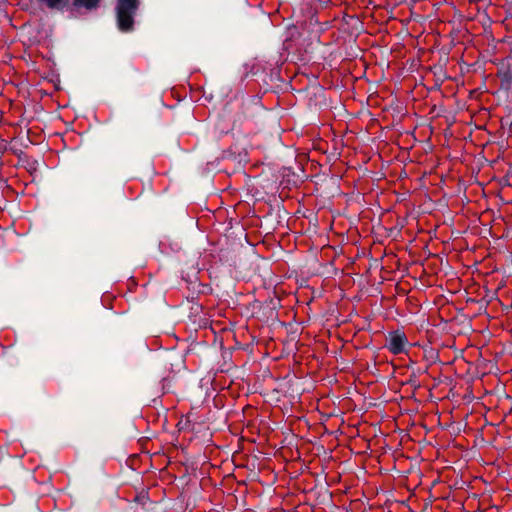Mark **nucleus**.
<instances>
[{"label": "nucleus", "mask_w": 512, "mask_h": 512, "mask_svg": "<svg viewBox=\"0 0 512 512\" xmlns=\"http://www.w3.org/2000/svg\"><path fill=\"white\" fill-rule=\"evenodd\" d=\"M139 0H117L116 21L118 29L123 33L134 30V17L139 9Z\"/></svg>", "instance_id": "f257e3e1"}, {"label": "nucleus", "mask_w": 512, "mask_h": 512, "mask_svg": "<svg viewBox=\"0 0 512 512\" xmlns=\"http://www.w3.org/2000/svg\"><path fill=\"white\" fill-rule=\"evenodd\" d=\"M263 105L258 96L243 97L241 107L235 115L234 122L240 124L244 121L254 120L261 114Z\"/></svg>", "instance_id": "f03ea898"}, {"label": "nucleus", "mask_w": 512, "mask_h": 512, "mask_svg": "<svg viewBox=\"0 0 512 512\" xmlns=\"http://www.w3.org/2000/svg\"><path fill=\"white\" fill-rule=\"evenodd\" d=\"M409 344L407 336L400 330L391 331L386 337L385 347L394 355L406 352Z\"/></svg>", "instance_id": "7ed1b4c3"}, {"label": "nucleus", "mask_w": 512, "mask_h": 512, "mask_svg": "<svg viewBox=\"0 0 512 512\" xmlns=\"http://www.w3.org/2000/svg\"><path fill=\"white\" fill-rule=\"evenodd\" d=\"M50 10L63 12L69 6V0H36Z\"/></svg>", "instance_id": "20e7f679"}, {"label": "nucleus", "mask_w": 512, "mask_h": 512, "mask_svg": "<svg viewBox=\"0 0 512 512\" xmlns=\"http://www.w3.org/2000/svg\"><path fill=\"white\" fill-rule=\"evenodd\" d=\"M100 0H73L75 7H83L87 10L96 9L99 6Z\"/></svg>", "instance_id": "39448f33"}, {"label": "nucleus", "mask_w": 512, "mask_h": 512, "mask_svg": "<svg viewBox=\"0 0 512 512\" xmlns=\"http://www.w3.org/2000/svg\"><path fill=\"white\" fill-rule=\"evenodd\" d=\"M512 84V73L510 71H506L501 76V87L505 90H509Z\"/></svg>", "instance_id": "423d86ee"}, {"label": "nucleus", "mask_w": 512, "mask_h": 512, "mask_svg": "<svg viewBox=\"0 0 512 512\" xmlns=\"http://www.w3.org/2000/svg\"><path fill=\"white\" fill-rule=\"evenodd\" d=\"M149 500L148 493L145 491L140 492L136 495L134 501L138 502L142 505H145V503Z\"/></svg>", "instance_id": "0eeeda50"}, {"label": "nucleus", "mask_w": 512, "mask_h": 512, "mask_svg": "<svg viewBox=\"0 0 512 512\" xmlns=\"http://www.w3.org/2000/svg\"><path fill=\"white\" fill-rule=\"evenodd\" d=\"M415 376H416V375H415V373H413V374L410 376V379H409V382H410V383H412V382H413V379H412V378H413V377H415Z\"/></svg>", "instance_id": "6e6552de"}, {"label": "nucleus", "mask_w": 512, "mask_h": 512, "mask_svg": "<svg viewBox=\"0 0 512 512\" xmlns=\"http://www.w3.org/2000/svg\"><path fill=\"white\" fill-rule=\"evenodd\" d=\"M4 149H5V146L0 145V152H3Z\"/></svg>", "instance_id": "1a4fd4ad"}]
</instances>
